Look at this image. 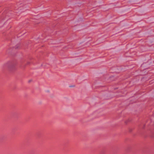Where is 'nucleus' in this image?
<instances>
[{
	"label": "nucleus",
	"instance_id": "2",
	"mask_svg": "<svg viewBox=\"0 0 154 154\" xmlns=\"http://www.w3.org/2000/svg\"><path fill=\"white\" fill-rule=\"evenodd\" d=\"M22 6V5H21L19 7L18 9L19 10H21L22 9V8H21V6Z\"/></svg>",
	"mask_w": 154,
	"mask_h": 154
},
{
	"label": "nucleus",
	"instance_id": "3",
	"mask_svg": "<svg viewBox=\"0 0 154 154\" xmlns=\"http://www.w3.org/2000/svg\"><path fill=\"white\" fill-rule=\"evenodd\" d=\"M46 92L47 93H49L50 92V91L49 90H47L46 91Z\"/></svg>",
	"mask_w": 154,
	"mask_h": 154
},
{
	"label": "nucleus",
	"instance_id": "1",
	"mask_svg": "<svg viewBox=\"0 0 154 154\" xmlns=\"http://www.w3.org/2000/svg\"><path fill=\"white\" fill-rule=\"evenodd\" d=\"M16 64L15 63H13L11 64V65L9 66V68L11 69H14L15 68Z\"/></svg>",
	"mask_w": 154,
	"mask_h": 154
}]
</instances>
